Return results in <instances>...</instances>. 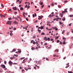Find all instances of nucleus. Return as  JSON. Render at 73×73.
I'll use <instances>...</instances> for the list:
<instances>
[{
  "label": "nucleus",
  "mask_w": 73,
  "mask_h": 73,
  "mask_svg": "<svg viewBox=\"0 0 73 73\" xmlns=\"http://www.w3.org/2000/svg\"><path fill=\"white\" fill-rule=\"evenodd\" d=\"M69 65H68L67 66H66L65 68H68V67H69Z\"/></svg>",
  "instance_id": "obj_50"
},
{
  "label": "nucleus",
  "mask_w": 73,
  "mask_h": 73,
  "mask_svg": "<svg viewBox=\"0 0 73 73\" xmlns=\"http://www.w3.org/2000/svg\"><path fill=\"white\" fill-rule=\"evenodd\" d=\"M68 3V1H64V3Z\"/></svg>",
  "instance_id": "obj_45"
},
{
  "label": "nucleus",
  "mask_w": 73,
  "mask_h": 73,
  "mask_svg": "<svg viewBox=\"0 0 73 73\" xmlns=\"http://www.w3.org/2000/svg\"><path fill=\"white\" fill-rule=\"evenodd\" d=\"M34 15H35V17H36V16H37V15H36V13H35L34 14Z\"/></svg>",
  "instance_id": "obj_46"
},
{
  "label": "nucleus",
  "mask_w": 73,
  "mask_h": 73,
  "mask_svg": "<svg viewBox=\"0 0 73 73\" xmlns=\"http://www.w3.org/2000/svg\"><path fill=\"white\" fill-rule=\"evenodd\" d=\"M1 66L3 68H5V66L4 65H1Z\"/></svg>",
  "instance_id": "obj_4"
},
{
  "label": "nucleus",
  "mask_w": 73,
  "mask_h": 73,
  "mask_svg": "<svg viewBox=\"0 0 73 73\" xmlns=\"http://www.w3.org/2000/svg\"><path fill=\"white\" fill-rule=\"evenodd\" d=\"M37 21H38L36 20L35 22V23H37Z\"/></svg>",
  "instance_id": "obj_44"
},
{
  "label": "nucleus",
  "mask_w": 73,
  "mask_h": 73,
  "mask_svg": "<svg viewBox=\"0 0 73 73\" xmlns=\"http://www.w3.org/2000/svg\"><path fill=\"white\" fill-rule=\"evenodd\" d=\"M65 12H66L65 11H63L62 12V13H65Z\"/></svg>",
  "instance_id": "obj_54"
},
{
  "label": "nucleus",
  "mask_w": 73,
  "mask_h": 73,
  "mask_svg": "<svg viewBox=\"0 0 73 73\" xmlns=\"http://www.w3.org/2000/svg\"><path fill=\"white\" fill-rule=\"evenodd\" d=\"M43 40H45V41H47V38L46 37H45L44 38Z\"/></svg>",
  "instance_id": "obj_5"
},
{
  "label": "nucleus",
  "mask_w": 73,
  "mask_h": 73,
  "mask_svg": "<svg viewBox=\"0 0 73 73\" xmlns=\"http://www.w3.org/2000/svg\"><path fill=\"white\" fill-rule=\"evenodd\" d=\"M13 24H17L18 23L17 21H14V22H13Z\"/></svg>",
  "instance_id": "obj_6"
},
{
  "label": "nucleus",
  "mask_w": 73,
  "mask_h": 73,
  "mask_svg": "<svg viewBox=\"0 0 73 73\" xmlns=\"http://www.w3.org/2000/svg\"><path fill=\"white\" fill-rule=\"evenodd\" d=\"M60 42V40H58L57 41V43H58Z\"/></svg>",
  "instance_id": "obj_30"
},
{
  "label": "nucleus",
  "mask_w": 73,
  "mask_h": 73,
  "mask_svg": "<svg viewBox=\"0 0 73 73\" xmlns=\"http://www.w3.org/2000/svg\"><path fill=\"white\" fill-rule=\"evenodd\" d=\"M56 28H57V27H52V29H56Z\"/></svg>",
  "instance_id": "obj_36"
},
{
  "label": "nucleus",
  "mask_w": 73,
  "mask_h": 73,
  "mask_svg": "<svg viewBox=\"0 0 73 73\" xmlns=\"http://www.w3.org/2000/svg\"><path fill=\"white\" fill-rule=\"evenodd\" d=\"M38 17L39 18H38V20H41V19H42L43 17V16L42 15H41L40 16H38Z\"/></svg>",
  "instance_id": "obj_2"
},
{
  "label": "nucleus",
  "mask_w": 73,
  "mask_h": 73,
  "mask_svg": "<svg viewBox=\"0 0 73 73\" xmlns=\"http://www.w3.org/2000/svg\"><path fill=\"white\" fill-rule=\"evenodd\" d=\"M55 20H56V21H58V19L57 18L55 19Z\"/></svg>",
  "instance_id": "obj_61"
},
{
  "label": "nucleus",
  "mask_w": 73,
  "mask_h": 73,
  "mask_svg": "<svg viewBox=\"0 0 73 73\" xmlns=\"http://www.w3.org/2000/svg\"><path fill=\"white\" fill-rule=\"evenodd\" d=\"M29 25H27V27H26V28H28V27H29Z\"/></svg>",
  "instance_id": "obj_33"
},
{
  "label": "nucleus",
  "mask_w": 73,
  "mask_h": 73,
  "mask_svg": "<svg viewBox=\"0 0 73 73\" xmlns=\"http://www.w3.org/2000/svg\"><path fill=\"white\" fill-rule=\"evenodd\" d=\"M44 29V26H42L40 27V29Z\"/></svg>",
  "instance_id": "obj_10"
},
{
  "label": "nucleus",
  "mask_w": 73,
  "mask_h": 73,
  "mask_svg": "<svg viewBox=\"0 0 73 73\" xmlns=\"http://www.w3.org/2000/svg\"><path fill=\"white\" fill-rule=\"evenodd\" d=\"M16 28L15 27L14 28V29H13V30L14 31H15V30H16Z\"/></svg>",
  "instance_id": "obj_52"
},
{
  "label": "nucleus",
  "mask_w": 73,
  "mask_h": 73,
  "mask_svg": "<svg viewBox=\"0 0 73 73\" xmlns=\"http://www.w3.org/2000/svg\"><path fill=\"white\" fill-rule=\"evenodd\" d=\"M47 40H48V41H50V38H47Z\"/></svg>",
  "instance_id": "obj_21"
},
{
  "label": "nucleus",
  "mask_w": 73,
  "mask_h": 73,
  "mask_svg": "<svg viewBox=\"0 0 73 73\" xmlns=\"http://www.w3.org/2000/svg\"><path fill=\"white\" fill-rule=\"evenodd\" d=\"M66 43V42L65 41V40H64L62 42L63 44H65Z\"/></svg>",
  "instance_id": "obj_12"
},
{
  "label": "nucleus",
  "mask_w": 73,
  "mask_h": 73,
  "mask_svg": "<svg viewBox=\"0 0 73 73\" xmlns=\"http://www.w3.org/2000/svg\"><path fill=\"white\" fill-rule=\"evenodd\" d=\"M41 35H45V33H42L41 34Z\"/></svg>",
  "instance_id": "obj_19"
},
{
  "label": "nucleus",
  "mask_w": 73,
  "mask_h": 73,
  "mask_svg": "<svg viewBox=\"0 0 73 73\" xmlns=\"http://www.w3.org/2000/svg\"><path fill=\"white\" fill-rule=\"evenodd\" d=\"M46 60H47V61L48 60H49V59H48V58H46Z\"/></svg>",
  "instance_id": "obj_60"
},
{
  "label": "nucleus",
  "mask_w": 73,
  "mask_h": 73,
  "mask_svg": "<svg viewBox=\"0 0 73 73\" xmlns=\"http://www.w3.org/2000/svg\"><path fill=\"white\" fill-rule=\"evenodd\" d=\"M60 44H62V42L60 41Z\"/></svg>",
  "instance_id": "obj_63"
},
{
  "label": "nucleus",
  "mask_w": 73,
  "mask_h": 73,
  "mask_svg": "<svg viewBox=\"0 0 73 73\" xmlns=\"http://www.w3.org/2000/svg\"><path fill=\"white\" fill-rule=\"evenodd\" d=\"M48 30H49V31H52V29H48Z\"/></svg>",
  "instance_id": "obj_62"
},
{
  "label": "nucleus",
  "mask_w": 73,
  "mask_h": 73,
  "mask_svg": "<svg viewBox=\"0 0 73 73\" xmlns=\"http://www.w3.org/2000/svg\"><path fill=\"white\" fill-rule=\"evenodd\" d=\"M27 5H26L25 6V8H27Z\"/></svg>",
  "instance_id": "obj_56"
},
{
  "label": "nucleus",
  "mask_w": 73,
  "mask_h": 73,
  "mask_svg": "<svg viewBox=\"0 0 73 73\" xmlns=\"http://www.w3.org/2000/svg\"><path fill=\"white\" fill-rule=\"evenodd\" d=\"M20 9V10H21V11H24V8H23V7H21Z\"/></svg>",
  "instance_id": "obj_9"
},
{
  "label": "nucleus",
  "mask_w": 73,
  "mask_h": 73,
  "mask_svg": "<svg viewBox=\"0 0 73 73\" xmlns=\"http://www.w3.org/2000/svg\"><path fill=\"white\" fill-rule=\"evenodd\" d=\"M59 15L60 16H61V17H63V14L62 13V14H61V13H60L59 14Z\"/></svg>",
  "instance_id": "obj_7"
},
{
  "label": "nucleus",
  "mask_w": 73,
  "mask_h": 73,
  "mask_svg": "<svg viewBox=\"0 0 73 73\" xmlns=\"http://www.w3.org/2000/svg\"><path fill=\"white\" fill-rule=\"evenodd\" d=\"M0 17H3L4 16H3V15H0Z\"/></svg>",
  "instance_id": "obj_24"
},
{
  "label": "nucleus",
  "mask_w": 73,
  "mask_h": 73,
  "mask_svg": "<svg viewBox=\"0 0 73 73\" xmlns=\"http://www.w3.org/2000/svg\"><path fill=\"white\" fill-rule=\"evenodd\" d=\"M58 8H61V6L58 5Z\"/></svg>",
  "instance_id": "obj_17"
},
{
  "label": "nucleus",
  "mask_w": 73,
  "mask_h": 73,
  "mask_svg": "<svg viewBox=\"0 0 73 73\" xmlns=\"http://www.w3.org/2000/svg\"><path fill=\"white\" fill-rule=\"evenodd\" d=\"M4 63L5 64H7V61H4Z\"/></svg>",
  "instance_id": "obj_20"
},
{
  "label": "nucleus",
  "mask_w": 73,
  "mask_h": 73,
  "mask_svg": "<svg viewBox=\"0 0 73 73\" xmlns=\"http://www.w3.org/2000/svg\"><path fill=\"white\" fill-rule=\"evenodd\" d=\"M70 11H72V8H70Z\"/></svg>",
  "instance_id": "obj_57"
},
{
  "label": "nucleus",
  "mask_w": 73,
  "mask_h": 73,
  "mask_svg": "<svg viewBox=\"0 0 73 73\" xmlns=\"http://www.w3.org/2000/svg\"><path fill=\"white\" fill-rule=\"evenodd\" d=\"M10 36H12L13 35V33H11L10 34Z\"/></svg>",
  "instance_id": "obj_34"
},
{
  "label": "nucleus",
  "mask_w": 73,
  "mask_h": 73,
  "mask_svg": "<svg viewBox=\"0 0 73 73\" xmlns=\"http://www.w3.org/2000/svg\"><path fill=\"white\" fill-rule=\"evenodd\" d=\"M8 19L9 20H11V19H12V18L10 17L8 18Z\"/></svg>",
  "instance_id": "obj_25"
},
{
  "label": "nucleus",
  "mask_w": 73,
  "mask_h": 73,
  "mask_svg": "<svg viewBox=\"0 0 73 73\" xmlns=\"http://www.w3.org/2000/svg\"><path fill=\"white\" fill-rule=\"evenodd\" d=\"M13 9H14V10H15V11L17 10V8H16V7H14L13 8Z\"/></svg>",
  "instance_id": "obj_8"
},
{
  "label": "nucleus",
  "mask_w": 73,
  "mask_h": 73,
  "mask_svg": "<svg viewBox=\"0 0 73 73\" xmlns=\"http://www.w3.org/2000/svg\"><path fill=\"white\" fill-rule=\"evenodd\" d=\"M57 51V52H58V50L56 49L55 50V52H56Z\"/></svg>",
  "instance_id": "obj_15"
},
{
  "label": "nucleus",
  "mask_w": 73,
  "mask_h": 73,
  "mask_svg": "<svg viewBox=\"0 0 73 73\" xmlns=\"http://www.w3.org/2000/svg\"><path fill=\"white\" fill-rule=\"evenodd\" d=\"M48 44V43H44V45H47Z\"/></svg>",
  "instance_id": "obj_58"
},
{
  "label": "nucleus",
  "mask_w": 73,
  "mask_h": 73,
  "mask_svg": "<svg viewBox=\"0 0 73 73\" xmlns=\"http://www.w3.org/2000/svg\"><path fill=\"white\" fill-rule=\"evenodd\" d=\"M38 32H39V33H41V30L38 29Z\"/></svg>",
  "instance_id": "obj_14"
},
{
  "label": "nucleus",
  "mask_w": 73,
  "mask_h": 73,
  "mask_svg": "<svg viewBox=\"0 0 73 73\" xmlns=\"http://www.w3.org/2000/svg\"><path fill=\"white\" fill-rule=\"evenodd\" d=\"M73 15H70V17H73Z\"/></svg>",
  "instance_id": "obj_43"
},
{
  "label": "nucleus",
  "mask_w": 73,
  "mask_h": 73,
  "mask_svg": "<svg viewBox=\"0 0 73 73\" xmlns=\"http://www.w3.org/2000/svg\"><path fill=\"white\" fill-rule=\"evenodd\" d=\"M63 39L64 40V41H65L66 40V38H65V37H63Z\"/></svg>",
  "instance_id": "obj_18"
},
{
  "label": "nucleus",
  "mask_w": 73,
  "mask_h": 73,
  "mask_svg": "<svg viewBox=\"0 0 73 73\" xmlns=\"http://www.w3.org/2000/svg\"><path fill=\"white\" fill-rule=\"evenodd\" d=\"M25 62H26V61H23L22 62V64H24V63H25Z\"/></svg>",
  "instance_id": "obj_37"
},
{
  "label": "nucleus",
  "mask_w": 73,
  "mask_h": 73,
  "mask_svg": "<svg viewBox=\"0 0 73 73\" xmlns=\"http://www.w3.org/2000/svg\"><path fill=\"white\" fill-rule=\"evenodd\" d=\"M33 44H36V42H35V41H34L33 42Z\"/></svg>",
  "instance_id": "obj_35"
},
{
  "label": "nucleus",
  "mask_w": 73,
  "mask_h": 73,
  "mask_svg": "<svg viewBox=\"0 0 73 73\" xmlns=\"http://www.w3.org/2000/svg\"><path fill=\"white\" fill-rule=\"evenodd\" d=\"M14 55L15 56H16V57H18V55H17L14 54Z\"/></svg>",
  "instance_id": "obj_40"
},
{
  "label": "nucleus",
  "mask_w": 73,
  "mask_h": 73,
  "mask_svg": "<svg viewBox=\"0 0 73 73\" xmlns=\"http://www.w3.org/2000/svg\"><path fill=\"white\" fill-rule=\"evenodd\" d=\"M19 68H20V69H23V68L21 67H20Z\"/></svg>",
  "instance_id": "obj_38"
},
{
  "label": "nucleus",
  "mask_w": 73,
  "mask_h": 73,
  "mask_svg": "<svg viewBox=\"0 0 73 73\" xmlns=\"http://www.w3.org/2000/svg\"><path fill=\"white\" fill-rule=\"evenodd\" d=\"M66 57H65L64 58H63L64 60H65V59H66Z\"/></svg>",
  "instance_id": "obj_59"
},
{
  "label": "nucleus",
  "mask_w": 73,
  "mask_h": 73,
  "mask_svg": "<svg viewBox=\"0 0 73 73\" xmlns=\"http://www.w3.org/2000/svg\"><path fill=\"white\" fill-rule=\"evenodd\" d=\"M23 16H24V17H26V16H25V15L24 14H23Z\"/></svg>",
  "instance_id": "obj_41"
},
{
  "label": "nucleus",
  "mask_w": 73,
  "mask_h": 73,
  "mask_svg": "<svg viewBox=\"0 0 73 73\" xmlns=\"http://www.w3.org/2000/svg\"><path fill=\"white\" fill-rule=\"evenodd\" d=\"M67 10H68V9L67 8V9H64V11L65 12H68V11H66Z\"/></svg>",
  "instance_id": "obj_11"
},
{
  "label": "nucleus",
  "mask_w": 73,
  "mask_h": 73,
  "mask_svg": "<svg viewBox=\"0 0 73 73\" xmlns=\"http://www.w3.org/2000/svg\"><path fill=\"white\" fill-rule=\"evenodd\" d=\"M35 48H34V47H32L31 48V50H34V49H35Z\"/></svg>",
  "instance_id": "obj_22"
},
{
  "label": "nucleus",
  "mask_w": 73,
  "mask_h": 73,
  "mask_svg": "<svg viewBox=\"0 0 73 73\" xmlns=\"http://www.w3.org/2000/svg\"><path fill=\"white\" fill-rule=\"evenodd\" d=\"M59 24L60 25H61V24H63V23H61V22H60L59 23Z\"/></svg>",
  "instance_id": "obj_29"
},
{
  "label": "nucleus",
  "mask_w": 73,
  "mask_h": 73,
  "mask_svg": "<svg viewBox=\"0 0 73 73\" xmlns=\"http://www.w3.org/2000/svg\"><path fill=\"white\" fill-rule=\"evenodd\" d=\"M15 51H16V49H13V52H15Z\"/></svg>",
  "instance_id": "obj_31"
},
{
  "label": "nucleus",
  "mask_w": 73,
  "mask_h": 73,
  "mask_svg": "<svg viewBox=\"0 0 73 73\" xmlns=\"http://www.w3.org/2000/svg\"><path fill=\"white\" fill-rule=\"evenodd\" d=\"M17 12H15L14 13V14H15V15H16V14H17Z\"/></svg>",
  "instance_id": "obj_53"
},
{
  "label": "nucleus",
  "mask_w": 73,
  "mask_h": 73,
  "mask_svg": "<svg viewBox=\"0 0 73 73\" xmlns=\"http://www.w3.org/2000/svg\"><path fill=\"white\" fill-rule=\"evenodd\" d=\"M57 30H58V29H57V28H55V31H57Z\"/></svg>",
  "instance_id": "obj_48"
},
{
  "label": "nucleus",
  "mask_w": 73,
  "mask_h": 73,
  "mask_svg": "<svg viewBox=\"0 0 73 73\" xmlns=\"http://www.w3.org/2000/svg\"><path fill=\"white\" fill-rule=\"evenodd\" d=\"M6 23L7 24H9V25H11V23H12V22L10 21H8Z\"/></svg>",
  "instance_id": "obj_1"
},
{
  "label": "nucleus",
  "mask_w": 73,
  "mask_h": 73,
  "mask_svg": "<svg viewBox=\"0 0 73 73\" xmlns=\"http://www.w3.org/2000/svg\"><path fill=\"white\" fill-rule=\"evenodd\" d=\"M33 38H35L36 36H33Z\"/></svg>",
  "instance_id": "obj_16"
},
{
  "label": "nucleus",
  "mask_w": 73,
  "mask_h": 73,
  "mask_svg": "<svg viewBox=\"0 0 73 73\" xmlns=\"http://www.w3.org/2000/svg\"><path fill=\"white\" fill-rule=\"evenodd\" d=\"M29 8H30V6L28 5L27 6V9H29Z\"/></svg>",
  "instance_id": "obj_27"
},
{
  "label": "nucleus",
  "mask_w": 73,
  "mask_h": 73,
  "mask_svg": "<svg viewBox=\"0 0 73 73\" xmlns=\"http://www.w3.org/2000/svg\"><path fill=\"white\" fill-rule=\"evenodd\" d=\"M62 21H65V18H63L62 19Z\"/></svg>",
  "instance_id": "obj_32"
},
{
  "label": "nucleus",
  "mask_w": 73,
  "mask_h": 73,
  "mask_svg": "<svg viewBox=\"0 0 73 73\" xmlns=\"http://www.w3.org/2000/svg\"><path fill=\"white\" fill-rule=\"evenodd\" d=\"M24 58H25V57H23V58H21V60H23V59H24Z\"/></svg>",
  "instance_id": "obj_26"
},
{
  "label": "nucleus",
  "mask_w": 73,
  "mask_h": 73,
  "mask_svg": "<svg viewBox=\"0 0 73 73\" xmlns=\"http://www.w3.org/2000/svg\"><path fill=\"white\" fill-rule=\"evenodd\" d=\"M42 4H43V2H42L40 4V5H42Z\"/></svg>",
  "instance_id": "obj_28"
},
{
  "label": "nucleus",
  "mask_w": 73,
  "mask_h": 73,
  "mask_svg": "<svg viewBox=\"0 0 73 73\" xmlns=\"http://www.w3.org/2000/svg\"><path fill=\"white\" fill-rule=\"evenodd\" d=\"M58 37H59V36H57L56 38H55V39H57V38H58Z\"/></svg>",
  "instance_id": "obj_47"
},
{
  "label": "nucleus",
  "mask_w": 73,
  "mask_h": 73,
  "mask_svg": "<svg viewBox=\"0 0 73 73\" xmlns=\"http://www.w3.org/2000/svg\"><path fill=\"white\" fill-rule=\"evenodd\" d=\"M10 58L11 60H12V59H13V58L12 57H10Z\"/></svg>",
  "instance_id": "obj_51"
},
{
  "label": "nucleus",
  "mask_w": 73,
  "mask_h": 73,
  "mask_svg": "<svg viewBox=\"0 0 73 73\" xmlns=\"http://www.w3.org/2000/svg\"><path fill=\"white\" fill-rule=\"evenodd\" d=\"M68 73H72V71H68Z\"/></svg>",
  "instance_id": "obj_23"
},
{
  "label": "nucleus",
  "mask_w": 73,
  "mask_h": 73,
  "mask_svg": "<svg viewBox=\"0 0 73 73\" xmlns=\"http://www.w3.org/2000/svg\"><path fill=\"white\" fill-rule=\"evenodd\" d=\"M21 50H19L18 51L19 53H21Z\"/></svg>",
  "instance_id": "obj_39"
},
{
  "label": "nucleus",
  "mask_w": 73,
  "mask_h": 73,
  "mask_svg": "<svg viewBox=\"0 0 73 73\" xmlns=\"http://www.w3.org/2000/svg\"><path fill=\"white\" fill-rule=\"evenodd\" d=\"M44 7V5H42L41 6V7L42 8H43Z\"/></svg>",
  "instance_id": "obj_49"
},
{
  "label": "nucleus",
  "mask_w": 73,
  "mask_h": 73,
  "mask_svg": "<svg viewBox=\"0 0 73 73\" xmlns=\"http://www.w3.org/2000/svg\"><path fill=\"white\" fill-rule=\"evenodd\" d=\"M5 42L4 41H3L2 42V44H4Z\"/></svg>",
  "instance_id": "obj_42"
},
{
  "label": "nucleus",
  "mask_w": 73,
  "mask_h": 73,
  "mask_svg": "<svg viewBox=\"0 0 73 73\" xmlns=\"http://www.w3.org/2000/svg\"><path fill=\"white\" fill-rule=\"evenodd\" d=\"M65 30H63V31L62 32V34H64V33H65Z\"/></svg>",
  "instance_id": "obj_13"
},
{
  "label": "nucleus",
  "mask_w": 73,
  "mask_h": 73,
  "mask_svg": "<svg viewBox=\"0 0 73 73\" xmlns=\"http://www.w3.org/2000/svg\"><path fill=\"white\" fill-rule=\"evenodd\" d=\"M19 1H20V0H17V2H19Z\"/></svg>",
  "instance_id": "obj_64"
},
{
  "label": "nucleus",
  "mask_w": 73,
  "mask_h": 73,
  "mask_svg": "<svg viewBox=\"0 0 73 73\" xmlns=\"http://www.w3.org/2000/svg\"><path fill=\"white\" fill-rule=\"evenodd\" d=\"M25 19H26L27 21H28V18H26Z\"/></svg>",
  "instance_id": "obj_55"
},
{
  "label": "nucleus",
  "mask_w": 73,
  "mask_h": 73,
  "mask_svg": "<svg viewBox=\"0 0 73 73\" xmlns=\"http://www.w3.org/2000/svg\"><path fill=\"white\" fill-rule=\"evenodd\" d=\"M9 64H10V65H12V64H13V62H12L11 61H9Z\"/></svg>",
  "instance_id": "obj_3"
}]
</instances>
